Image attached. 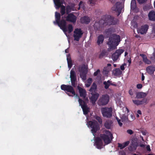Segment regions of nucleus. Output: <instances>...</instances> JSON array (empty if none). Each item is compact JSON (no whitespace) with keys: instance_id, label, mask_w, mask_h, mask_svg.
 <instances>
[{"instance_id":"nucleus-1","label":"nucleus","mask_w":155,"mask_h":155,"mask_svg":"<svg viewBox=\"0 0 155 155\" xmlns=\"http://www.w3.org/2000/svg\"><path fill=\"white\" fill-rule=\"evenodd\" d=\"M118 22V19L114 16L110 15H105L102 19L95 24L94 28L97 31H100L105 27L116 25Z\"/></svg>"},{"instance_id":"nucleus-2","label":"nucleus","mask_w":155,"mask_h":155,"mask_svg":"<svg viewBox=\"0 0 155 155\" xmlns=\"http://www.w3.org/2000/svg\"><path fill=\"white\" fill-rule=\"evenodd\" d=\"M71 85L62 84L61 86V89L66 91V93L69 96H73L75 95V93L73 87H75L77 85V80H71Z\"/></svg>"},{"instance_id":"nucleus-3","label":"nucleus","mask_w":155,"mask_h":155,"mask_svg":"<svg viewBox=\"0 0 155 155\" xmlns=\"http://www.w3.org/2000/svg\"><path fill=\"white\" fill-rule=\"evenodd\" d=\"M120 36L116 34H113L111 36L109 37V41L107 44L109 45V48L110 49H114L115 48V46L116 43L118 45V43L120 41Z\"/></svg>"},{"instance_id":"nucleus-4","label":"nucleus","mask_w":155,"mask_h":155,"mask_svg":"<svg viewBox=\"0 0 155 155\" xmlns=\"http://www.w3.org/2000/svg\"><path fill=\"white\" fill-rule=\"evenodd\" d=\"M105 133V134H101L100 137L103 140L104 143L107 144L111 142L113 136L112 134L108 130H106Z\"/></svg>"},{"instance_id":"nucleus-5","label":"nucleus","mask_w":155,"mask_h":155,"mask_svg":"<svg viewBox=\"0 0 155 155\" xmlns=\"http://www.w3.org/2000/svg\"><path fill=\"white\" fill-rule=\"evenodd\" d=\"M88 126L91 128V132L94 135V134L97 133V130L100 129L99 125L95 120L89 121Z\"/></svg>"},{"instance_id":"nucleus-6","label":"nucleus","mask_w":155,"mask_h":155,"mask_svg":"<svg viewBox=\"0 0 155 155\" xmlns=\"http://www.w3.org/2000/svg\"><path fill=\"white\" fill-rule=\"evenodd\" d=\"M78 102L83 110L84 114V115L87 114L89 111L90 108L87 107L86 102L80 98H79Z\"/></svg>"},{"instance_id":"nucleus-7","label":"nucleus","mask_w":155,"mask_h":155,"mask_svg":"<svg viewBox=\"0 0 155 155\" xmlns=\"http://www.w3.org/2000/svg\"><path fill=\"white\" fill-rule=\"evenodd\" d=\"M110 99L109 96L107 94L103 95L98 101V104L100 105H105L107 104Z\"/></svg>"},{"instance_id":"nucleus-8","label":"nucleus","mask_w":155,"mask_h":155,"mask_svg":"<svg viewBox=\"0 0 155 155\" xmlns=\"http://www.w3.org/2000/svg\"><path fill=\"white\" fill-rule=\"evenodd\" d=\"M83 33V31L81 30L80 28H77L75 29L74 31L73 35L74 40L78 41L80 38L82 37Z\"/></svg>"},{"instance_id":"nucleus-9","label":"nucleus","mask_w":155,"mask_h":155,"mask_svg":"<svg viewBox=\"0 0 155 155\" xmlns=\"http://www.w3.org/2000/svg\"><path fill=\"white\" fill-rule=\"evenodd\" d=\"M101 111L102 115L104 117L110 118L112 116V109L111 107L104 108L102 109Z\"/></svg>"},{"instance_id":"nucleus-10","label":"nucleus","mask_w":155,"mask_h":155,"mask_svg":"<svg viewBox=\"0 0 155 155\" xmlns=\"http://www.w3.org/2000/svg\"><path fill=\"white\" fill-rule=\"evenodd\" d=\"M123 8V6L122 3L120 2H117L112 8V9L118 12V15H119L121 13Z\"/></svg>"},{"instance_id":"nucleus-11","label":"nucleus","mask_w":155,"mask_h":155,"mask_svg":"<svg viewBox=\"0 0 155 155\" xmlns=\"http://www.w3.org/2000/svg\"><path fill=\"white\" fill-rule=\"evenodd\" d=\"M56 24H57L58 26L60 27L63 31L65 32H67L68 29L66 27L67 23L66 21L64 19H62L59 21L58 22H56Z\"/></svg>"},{"instance_id":"nucleus-12","label":"nucleus","mask_w":155,"mask_h":155,"mask_svg":"<svg viewBox=\"0 0 155 155\" xmlns=\"http://www.w3.org/2000/svg\"><path fill=\"white\" fill-rule=\"evenodd\" d=\"M124 50L123 49H119L117 50L112 55V58L113 61H117L121 54L124 52Z\"/></svg>"},{"instance_id":"nucleus-13","label":"nucleus","mask_w":155,"mask_h":155,"mask_svg":"<svg viewBox=\"0 0 155 155\" xmlns=\"http://www.w3.org/2000/svg\"><path fill=\"white\" fill-rule=\"evenodd\" d=\"M77 19L76 17L73 13H71L68 15L66 17V20L73 23H75Z\"/></svg>"},{"instance_id":"nucleus-14","label":"nucleus","mask_w":155,"mask_h":155,"mask_svg":"<svg viewBox=\"0 0 155 155\" xmlns=\"http://www.w3.org/2000/svg\"><path fill=\"white\" fill-rule=\"evenodd\" d=\"M148 28V25L146 24L142 26L140 28H138L137 30V32L138 33L143 34L146 33Z\"/></svg>"},{"instance_id":"nucleus-15","label":"nucleus","mask_w":155,"mask_h":155,"mask_svg":"<svg viewBox=\"0 0 155 155\" xmlns=\"http://www.w3.org/2000/svg\"><path fill=\"white\" fill-rule=\"evenodd\" d=\"M95 144L97 148L98 149L102 148L103 145L102 140L99 137H97L95 140Z\"/></svg>"},{"instance_id":"nucleus-16","label":"nucleus","mask_w":155,"mask_h":155,"mask_svg":"<svg viewBox=\"0 0 155 155\" xmlns=\"http://www.w3.org/2000/svg\"><path fill=\"white\" fill-rule=\"evenodd\" d=\"M147 72L149 74L153 75L155 71V65H152L148 66L146 68Z\"/></svg>"},{"instance_id":"nucleus-17","label":"nucleus","mask_w":155,"mask_h":155,"mask_svg":"<svg viewBox=\"0 0 155 155\" xmlns=\"http://www.w3.org/2000/svg\"><path fill=\"white\" fill-rule=\"evenodd\" d=\"M99 96V94L97 93H96L95 94H92V96L90 98L91 101L93 105H94L96 102V101L97 100Z\"/></svg>"},{"instance_id":"nucleus-18","label":"nucleus","mask_w":155,"mask_h":155,"mask_svg":"<svg viewBox=\"0 0 155 155\" xmlns=\"http://www.w3.org/2000/svg\"><path fill=\"white\" fill-rule=\"evenodd\" d=\"M80 21L81 23L87 24L90 22V19L88 16H84L81 18Z\"/></svg>"},{"instance_id":"nucleus-19","label":"nucleus","mask_w":155,"mask_h":155,"mask_svg":"<svg viewBox=\"0 0 155 155\" xmlns=\"http://www.w3.org/2000/svg\"><path fill=\"white\" fill-rule=\"evenodd\" d=\"M147 101V98H143L141 100H133V102L137 105L142 104L144 103H146Z\"/></svg>"},{"instance_id":"nucleus-20","label":"nucleus","mask_w":155,"mask_h":155,"mask_svg":"<svg viewBox=\"0 0 155 155\" xmlns=\"http://www.w3.org/2000/svg\"><path fill=\"white\" fill-rule=\"evenodd\" d=\"M78 88L79 90L80 97H83L84 98H85L86 96V91L85 90L79 86H78Z\"/></svg>"},{"instance_id":"nucleus-21","label":"nucleus","mask_w":155,"mask_h":155,"mask_svg":"<svg viewBox=\"0 0 155 155\" xmlns=\"http://www.w3.org/2000/svg\"><path fill=\"white\" fill-rule=\"evenodd\" d=\"M140 56L142 57L143 61L145 64H149L151 63V61L147 58L146 55L144 54H140Z\"/></svg>"},{"instance_id":"nucleus-22","label":"nucleus","mask_w":155,"mask_h":155,"mask_svg":"<svg viewBox=\"0 0 155 155\" xmlns=\"http://www.w3.org/2000/svg\"><path fill=\"white\" fill-rule=\"evenodd\" d=\"M148 16L149 20L155 21V12L153 11L150 12L148 14Z\"/></svg>"},{"instance_id":"nucleus-23","label":"nucleus","mask_w":155,"mask_h":155,"mask_svg":"<svg viewBox=\"0 0 155 155\" xmlns=\"http://www.w3.org/2000/svg\"><path fill=\"white\" fill-rule=\"evenodd\" d=\"M113 74L115 76H118L122 74V71L119 68H116L112 71Z\"/></svg>"},{"instance_id":"nucleus-24","label":"nucleus","mask_w":155,"mask_h":155,"mask_svg":"<svg viewBox=\"0 0 155 155\" xmlns=\"http://www.w3.org/2000/svg\"><path fill=\"white\" fill-rule=\"evenodd\" d=\"M104 40V37L103 35H99L97 37V45H99L100 44H102Z\"/></svg>"},{"instance_id":"nucleus-25","label":"nucleus","mask_w":155,"mask_h":155,"mask_svg":"<svg viewBox=\"0 0 155 155\" xmlns=\"http://www.w3.org/2000/svg\"><path fill=\"white\" fill-rule=\"evenodd\" d=\"M147 94L143 92H138L137 93L136 97L137 99L144 98L147 96Z\"/></svg>"},{"instance_id":"nucleus-26","label":"nucleus","mask_w":155,"mask_h":155,"mask_svg":"<svg viewBox=\"0 0 155 155\" xmlns=\"http://www.w3.org/2000/svg\"><path fill=\"white\" fill-rule=\"evenodd\" d=\"M129 141H127L122 143H118V147L120 148V149H122L127 146L129 143Z\"/></svg>"},{"instance_id":"nucleus-27","label":"nucleus","mask_w":155,"mask_h":155,"mask_svg":"<svg viewBox=\"0 0 155 155\" xmlns=\"http://www.w3.org/2000/svg\"><path fill=\"white\" fill-rule=\"evenodd\" d=\"M113 122L111 120H106L104 124L105 127L107 129H110L111 128V124Z\"/></svg>"},{"instance_id":"nucleus-28","label":"nucleus","mask_w":155,"mask_h":155,"mask_svg":"<svg viewBox=\"0 0 155 155\" xmlns=\"http://www.w3.org/2000/svg\"><path fill=\"white\" fill-rule=\"evenodd\" d=\"M61 0H54V3L56 6L55 8L56 9L59 8L61 6V5L62 4Z\"/></svg>"},{"instance_id":"nucleus-29","label":"nucleus","mask_w":155,"mask_h":155,"mask_svg":"<svg viewBox=\"0 0 155 155\" xmlns=\"http://www.w3.org/2000/svg\"><path fill=\"white\" fill-rule=\"evenodd\" d=\"M70 78L71 80H77L76 74L75 71L73 69H71L70 71Z\"/></svg>"},{"instance_id":"nucleus-30","label":"nucleus","mask_w":155,"mask_h":155,"mask_svg":"<svg viewBox=\"0 0 155 155\" xmlns=\"http://www.w3.org/2000/svg\"><path fill=\"white\" fill-rule=\"evenodd\" d=\"M61 17V15L59 13H58L57 12H55V21H54V24H56V22H58L60 20Z\"/></svg>"},{"instance_id":"nucleus-31","label":"nucleus","mask_w":155,"mask_h":155,"mask_svg":"<svg viewBox=\"0 0 155 155\" xmlns=\"http://www.w3.org/2000/svg\"><path fill=\"white\" fill-rule=\"evenodd\" d=\"M67 61L68 67L69 69H70L72 67V61L69 54L67 55Z\"/></svg>"},{"instance_id":"nucleus-32","label":"nucleus","mask_w":155,"mask_h":155,"mask_svg":"<svg viewBox=\"0 0 155 155\" xmlns=\"http://www.w3.org/2000/svg\"><path fill=\"white\" fill-rule=\"evenodd\" d=\"M97 87V86L96 84L94 83L89 89V91L90 92L95 91L96 90Z\"/></svg>"},{"instance_id":"nucleus-33","label":"nucleus","mask_w":155,"mask_h":155,"mask_svg":"<svg viewBox=\"0 0 155 155\" xmlns=\"http://www.w3.org/2000/svg\"><path fill=\"white\" fill-rule=\"evenodd\" d=\"M87 71H84L81 72L80 74V76L81 78L84 80H85L86 79V74Z\"/></svg>"},{"instance_id":"nucleus-34","label":"nucleus","mask_w":155,"mask_h":155,"mask_svg":"<svg viewBox=\"0 0 155 155\" xmlns=\"http://www.w3.org/2000/svg\"><path fill=\"white\" fill-rule=\"evenodd\" d=\"M112 82L110 80L107 81V82L106 81H104L103 82V84L104 85V88L105 89H107L109 86L110 85V82Z\"/></svg>"},{"instance_id":"nucleus-35","label":"nucleus","mask_w":155,"mask_h":155,"mask_svg":"<svg viewBox=\"0 0 155 155\" xmlns=\"http://www.w3.org/2000/svg\"><path fill=\"white\" fill-rule=\"evenodd\" d=\"M131 9H134L136 7V2L135 0H132L130 4Z\"/></svg>"},{"instance_id":"nucleus-36","label":"nucleus","mask_w":155,"mask_h":155,"mask_svg":"<svg viewBox=\"0 0 155 155\" xmlns=\"http://www.w3.org/2000/svg\"><path fill=\"white\" fill-rule=\"evenodd\" d=\"M60 7H61L60 13L61 15H63L65 13V7L64 6L62 5H61V6Z\"/></svg>"},{"instance_id":"nucleus-37","label":"nucleus","mask_w":155,"mask_h":155,"mask_svg":"<svg viewBox=\"0 0 155 155\" xmlns=\"http://www.w3.org/2000/svg\"><path fill=\"white\" fill-rule=\"evenodd\" d=\"M107 52L104 50H103L99 56V58L101 59L106 56Z\"/></svg>"},{"instance_id":"nucleus-38","label":"nucleus","mask_w":155,"mask_h":155,"mask_svg":"<svg viewBox=\"0 0 155 155\" xmlns=\"http://www.w3.org/2000/svg\"><path fill=\"white\" fill-rule=\"evenodd\" d=\"M92 79L91 78H89L87 80V83L85 84L86 87H89L91 85Z\"/></svg>"},{"instance_id":"nucleus-39","label":"nucleus","mask_w":155,"mask_h":155,"mask_svg":"<svg viewBox=\"0 0 155 155\" xmlns=\"http://www.w3.org/2000/svg\"><path fill=\"white\" fill-rule=\"evenodd\" d=\"M73 27L71 24H69L68 26V30L67 31H68V33H71L73 31Z\"/></svg>"},{"instance_id":"nucleus-40","label":"nucleus","mask_w":155,"mask_h":155,"mask_svg":"<svg viewBox=\"0 0 155 155\" xmlns=\"http://www.w3.org/2000/svg\"><path fill=\"white\" fill-rule=\"evenodd\" d=\"M95 119L98 121L100 124H101L102 123V120L101 118L98 116H96L95 117Z\"/></svg>"},{"instance_id":"nucleus-41","label":"nucleus","mask_w":155,"mask_h":155,"mask_svg":"<svg viewBox=\"0 0 155 155\" xmlns=\"http://www.w3.org/2000/svg\"><path fill=\"white\" fill-rule=\"evenodd\" d=\"M79 71L81 72H82L84 71H86L87 70L85 69L84 67L82 66L80 67L79 68Z\"/></svg>"},{"instance_id":"nucleus-42","label":"nucleus","mask_w":155,"mask_h":155,"mask_svg":"<svg viewBox=\"0 0 155 155\" xmlns=\"http://www.w3.org/2000/svg\"><path fill=\"white\" fill-rule=\"evenodd\" d=\"M88 3L91 6H94L95 4V2L94 0H88Z\"/></svg>"},{"instance_id":"nucleus-43","label":"nucleus","mask_w":155,"mask_h":155,"mask_svg":"<svg viewBox=\"0 0 155 155\" xmlns=\"http://www.w3.org/2000/svg\"><path fill=\"white\" fill-rule=\"evenodd\" d=\"M150 59L152 61H155V50L153 54V55L150 57Z\"/></svg>"},{"instance_id":"nucleus-44","label":"nucleus","mask_w":155,"mask_h":155,"mask_svg":"<svg viewBox=\"0 0 155 155\" xmlns=\"http://www.w3.org/2000/svg\"><path fill=\"white\" fill-rule=\"evenodd\" d=\"M150 8V5H146L143 7L144 10L147 11Z\"/></svg>"},{"instance_id":"nucleus-45","label":"nucleus","mask_w":155,"mask_h":155,"mask_svg":"<svg viewBox=\"0 0 155 155\" xmlns=\"http://www.w3.org/2000/svg\"><path fill=\"white\" fill-rule=\"evenodd\" d=\"M116 119L117 120L119 126L120 127L122 126L123 124L122 123L120 122V120L119 119V118L117 117H116Z\"/></svg>"},{"instance_id":"nucleus-46","label":"nucleus","mask_w":155,"mask_h":155,"mask_svg":"<svg viewBox=\"0 0 155 155\" xmlns=\"http://www.w3.org/2000/svg\"><path fill=\"white\" fill-rule=\"evenodd\" d=\"M143 87V85L141 84H138L137 85V89H141Z\"/></svg>"},{"instance_id":"nucleus-47","label":"nucleus","mask_w":155,"mask_h":155,"mask_svg":"<svg viewBox=\"0 0 155 155\" xmlns=\"http://www.w3.org/2000/svg\"><path fill=\"white\" fill-rule=\"evenodd\" d=\"M100 72V70H99V69L97 70L96 72L94 73V76H97L98 74V73H99Z\"/></svg>"},{"instance_id":"nucleus-48","label":"nucleus","mask_w":155,"mask_h":155,"mask_svg":"<svg viewBox=\"0 0 155 155\" xmlns=\"http://www.w3.org/2000/svg\"><path fill=\"white\" fill-rule=\"evenodd\" d=\"M126 65L125 63H124L120 66V69L122 71H124L125 69L124 66Z\"/></svg>"},{"instance_id":"nucleus-49","label":"nucleus","mask_w":155,"mask_h":155,"mask_svg":"<svg viewBox=\"0 0 155 155\" xmlns=\"http://www.w3.org/2000/svg\"><path fill=\"white\" fill-rule=\"evenodd\" d=\"M78 5L81 8H83L84 7V4H83V2L82 1H81L79 2Z\"/></svg>"},{"instance_id":"nucleus-50","label":"nucleus","mask_w":155,"mask_h":155,"mask_svg":"<svg viewBox=\"0 0 155 155\" xmlns=\"http://www.w3.org/2000/svg\"><path fill=\"white\" fill-rule=\"evenodd\" d=\"M127 132L128 134H129L130 135L132 134L133 133V132L132 131V130H130V129H129V130H127Z\"/></svg>"},{"instance_id":"nucleus-51","label":"nucleus","mask_w":155,"mask_h":155,"mask_svg":"<svg viewBox=\"0 0 155 155\" xmlns=\"http://www.w3.org/2000/svg\"><path fill=\"white\" fill-rule=\"evenodd\" d=\"M139 4H142L146 2V0H137Z\"/></svg>"},{"instance_id":"nucleus-52","label":"nucleus","mask_w":155,"mask_h":155,"mask_svg":"<svg viewBox=\"0 0 155 155\" xmlns=\"http://www.w3.org/2000/svg\"><path fill=\"white\" fill-rule=\"evenodd\" d=\"M129 93L130 94L131 96H132L134 94L133 92L132 91V89H130L129 90Z\"/></svg>"},{"instance_id":"nucleus-53","label":"nucleus","mask_w":155,"mask_h":155,"mask_svg":"<svg viewBox=\"0 0 155 155\" xmlns=\"http://www.w3.org/2000/svg\"><path fill=\"white\" fill-rule=\"evenodd\" d=\"M146 149H147V150L148 151H150L151 150L150 149V146L149 145L147 146Z\"/></svg>"},{"instance_id":"nucleus-54","label":"nucleus","mask_w":155,"mask_h":155,"mask_svg":"<svg viewBox=\"0 0 155 155\" xmlns=\"http://www.w3.org/2000/svg\"><path fill=\"white\" fill-rule=\"evenodd\" d=\"M145 78V76H144L143 74V73L142 74V77H141V80L142 81H143L144 80Z\"/></svg>"},{"instance_id":"nucleus-55","label":"nucleus","mask_w":155,"mask_h":155,"mask_svg":"<svg viewBox=\"0 0 155 155\" xmlns=\"http://www.w3.org/2000/svg\"><path fill=\"white\" fill-rule=\"evenodd\" d=\"M128 149L130 151H132L133 150V146H130L129 147Z\"/></svg>"},{"instance_id":"nucleus-56","label":"nucleus","mask_w":155,"mask_h":155,"mask_svg":"<svg viewBox=\"0 0 155 155\" xmlns=\"http://www.w3.org/2000/svg\"><path fill=\"white\" fill-rule=\"evenodd\" d=\"M110 85L115 86H117L116 84L112 83L111 82H110Z\"/></svg>"},{"instance_id":"nucleus-57","label":"nucleus","mask_w":155,"mask_h":155,"mask_svg":"<svg viewBox=\"0 0 155 155\" xmlns=\"http://www.w3.org/2000/svg\"><path fill=\"white\" fill-rule=\"evenodd\" d=\"M137 113L139 114H141V111L140 110H138L137 111Z\"/></svg>"},{"instance_id":"nucleus-58","label":"nucleus","mask_w":155,"mask_h":155,"mask_svg":"<svg viewBox=\"0 0 155 155\" xmlns=\"http://www.w3.org/2000/svg\"><path fill=\"white\" fill-rule=\"evenodd\" d=\"M65 53H68L69 52V50L68 49H66L65 50Z\"/></svg>"},{"instance_id":"nucleus-59","label":"nucleus","mask_w":155,"mask_h":155,"mask_svg":"<svg viewBox=\"0 0 155 155\" xmlns=\"http://www.w3.org/2000/svg\"><path fill=\"white\" fill-rule=\"evenodd\" d=\"M128 62L129 63V65H130L131 63V61L130 59L128 60Z\"/></svg>"},{"instance_id":"nucleus-60","label":"nucleus","mask_w":155,"mask_h":155,"mask_svg":"<svg viewBox=\"0 0 155 155\" xmlns=\"http://www.w3.org/2000/svg\"><path fill=\"white\" fill-rule=\"evenodd\" d=\"M68 7L67 6V13H68L69 12L68 11Z\"/></svg>"},{"instance_id":"nucleus-61","label":"nucleus","mask_w":155,"mask_h":155,"mask_svg":"<svg viewBox=\"0 0 155 155\" xmlns=\"http://www.w3.org/2000/svg\"><path fill=\"white\" fill-rule=\"evenodd\" d=\"M128 54V53L127 52H125V56H126Z\"/></svg>"},{"instance_id":"nucleus-62","label":"nucleus","mask_w":155,"mask_h":155,"mask_svg":"<svg viewBox=\"0 0 155 155\" xmlns=\"http://www.w3.org/2000/svg\"><path fill=\"white\" fill-rule=\"evenodd\" d=\"M111 65V64H107V66H110Z\"/></svg>"},{"instance_id":"nucleus-63","label":"nucleus","mask_w":155,"mask_h":155,"mask_svg":"<svg viewBox=\"0 0 155 155\" xmlns=\"http://www.w3.org/2000/svg\"><path fill=\"white\" fill-rule=\"evenodd\" d=\"M81 8V7H79H79H78V10H79L80 9V8Z\"/></svg>"},{"instance_id":"nucleus-64","label":"nucleus","mask_w":155,"mask_h":155,"mask_svg":"<svg viewBox=\"0 0 155 155\" xmlns=\"http://www.w3.org/2000/svg\"><path fill=\"white\" fill-rule=\"evenodd\" d=\"M137 117H139V115L138 114H137Z\"/></svg>"}]
</instances>
